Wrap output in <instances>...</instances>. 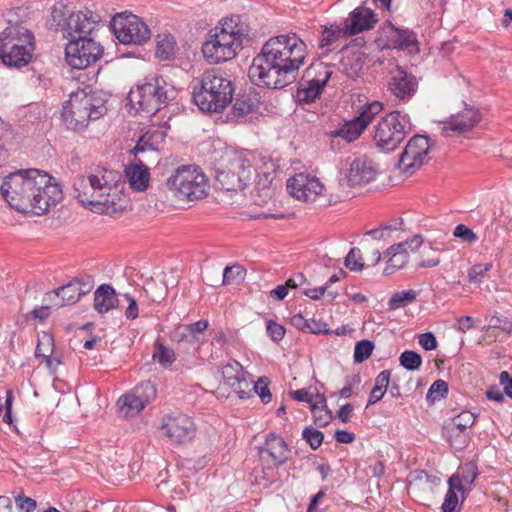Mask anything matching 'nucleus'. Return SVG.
I'll return each instance as SVG.
<instances>
[{
  "instance_id": "f3484780",
  "label": "nucleus",
  "mask_w": 512,
  "mask_h": 512,
  "mask_svg": "<svg viewBox=\"0 0 512 512\" xmlns=\"http://www.w3.org/2000/svg\"><path fill=\"white\" fill-rule=\"evenodd\" d=\"M430 139L424 135L413 136L399 156L397 167L402 173L412 175L429 162Z\"/></svg>"
},
{
  "instance_id": "ddd939ff",
  "label": "nucleus",
  "mask_w": 512,
  "mask_h": 512,
  "mask_svg": "<svg viewBox=\"0 0 512 512\" xmlns=\"http://www.w3.org/2000/svg\"><path fill=\"white\" fill-rule=\"evenodd\" d=\"M272 40L276 42V49L281 51L284 66H288L290 69L287 79L291 84L296 80L298 70L304 64L307 45L296 33L281 34L272 37Z\"/></svg>"
},
{
  "instance_id": "4c0bfd02",
  "label": "nucleus",
  "mask_w": 512,
  "mask_h": 512,
  "mask_svg": "<svg viewBox=\"0 0 512 512\" xmlns=\"http://www.w3.org/2000/svg\"><path fill=\"white\" fill-rule=\"evenodd\" d=\"M363 124L355 117L352 120L345 122L340 128L331 131L332 137H341L347 142H352L359 138L364 131Z\"/></svg>"
},
{
  "instance_id": "9d476101",
  "label": "nucleus",
  "mask_w": 512,
  "mask_h": 512,
  "mask_svg": "<svg viewBox=\"0 0 512 512\" xmlns=\"http://www.w3.org/2000/svg\"><path fill=\"white\" fill-rule=\"evenodd\" d=\"M167 186L180 200L193 201L207 195L208 180L199 168L185 165L167 179Z\"/></svg>"
},
{
  "instance_id": "79ce46f5",
  "label": "nucleus",
  "mask_w": 512,
  "mask_h": 512,
  "mask_svg": "<svg viewBox=\"0 0 512 512\" xmlns=\"http://www.w3.org/2000/svg\"><path fill=\"white\" fill-rule=\"evenodd\" d=\"M417 295L418 292L412 289L396 292L389 299L388 306L392 310L403 308L406 305L414 302L417 298Z\"/></svg>"
},
{
  "instance_id": "052dcab7",
  "label": "nucleus",
  "mask_w": 512,
  "mask_h": 512,
  "mask_svg": "<svg viewBox=\"0 0 512 512\" xmlns=\"http://www.w3.org/2000/svg\"><path fill=\"white\" fill-rule=\"evenodd\" d=\"M490 264H476L468 272L471 282H480L484 275L490 270Z\"/></svg>"
},
{
  "instance_id": "3c124183",
  "label": "nucleus",
  "mask_w": 512,
  "mask_h": 512,
  "mask_svg": "<svg viewBox=\"0 0 512 512\" xmlns=\"http://www.w3.org/2000/svg\"><path fill=\"white\" fill-rule=\"evenodd\" d=\"M489 328L500 329L507 334H511L512 333V321L505 316L494 314L490 318L488 326L483 327L482 330H487Z\"/></svg>"
},
{
  "instance_id": "7c9ffc66",
  "label": "nucleus",
  "mask_w": 512,
  "mask_h": 512,
  "mask_svg": "<svg viewBox=\"0 0 512 512\" xmlns=\"http://www.w3.org/2000/svg\"><path fill=\"white\" fill-rule=\"evenodd\" d=\"M47 295L49 300L52 301L53 305L57 308L65 305H73L81 298L77 289V282H74L73 280L66 285L58 287Z\"/></svg>"
},
{
  "instance_id": "ea45409f",
  "label": "nucleus",
  "mask_w": 512,
  "mask_h": 512,
  "mask_svg": "<svg viewBox=\"0 0 512 512\" xmlns=\"http://www.w3.org/2000/svg\"><path fill=\"white\" fill-rule=\"evenodd\" d=\"M176 43L171 35H158L155 55L160 60H169L174 57Z\"/></svg>"
},
{
  "instance_id": "603ef678",
  "label": "nucleus",
  "mask_w": 512,
  "mask_h": 512,
  "mask_svg": "<svg viewBox=\"0 0 512 512\" xmlns=\"http://www.w3.org/2000/svg\"><path fill=\"white\" fill-rule=\"evenodd\" d=\"M302 437L313 450L319 448L324 439L323 433L312 427H306L302 432Z\"/></svg>"
},
{
  "instance_id": "49530a36",
  "label": "nucleus",
  "mask_w": 512,
  "mask_h": 512,
  "mask_svg": "<svg viewBox=\"0 0 512 512\" xmlns=\"http://www.w3.org/2000/svg\"><path fill=\"white\" fill-rule=\"evenodd\" d=\"M400 365L409 371L418 370L422 364V357L415 351L405 350L399 357Z\"/></svg>"
},
{
  "instance_id": "8fccbe9b",
  "label": "nucleus",
  "mask_w": 512,
  "mask_h": 512,
  "mask_svg": "<svg viewBox=\"0 0 512 512\" xmlns=\"http://www.w3.org/2000/svg\"><path fill=\"white\" fill-rule=\"evenodd\" d=\"M344 264L351 271L359 272L364 268V262L359 248H351L345 257Z\"/></svg>"
},
{
  "instance_id": "338daca9",
  "label": "nucleus",
  "mask_w": 512,
  "mask_h": 512,
  "mask_svg": "<svg viewBox=\"0 0 512 512\" xmlns=\"http://www.w3.org/2000/svg\"><path fill=\"white\" fill-rule=\"evenodd\" d=\"M292 397L301 402H307L312 407V404L316 403V397L314 398L306 389H298L292 392Z\"/></svg>"
},
{
  "instance_id": "4d7b16f0",
  "label": "nucleus",
  "mask_w": 512,
  "mask_h": 512,
  "mask_svg": "<svg viewBox=\"0 0 512 512\" xmlns=\"http://www.w3.org/2000/svg\"><path fill=\"white\" fill-rule=\"evenodd\" d=\"M266 331L269 337L274 342H279L283 339L285 335V328L284 326L276 323L273 320H268L266 323Z\"/></svg>"
},
{
  "instance_id": "412c9836",
  "label": "nucleus",
  "mask_w": 512,
  "mask_h": 512,
  "mask_svg": "<svg viewBox=\"0 0 512 512\" xmlns=\"http://www.w3.org/2000/svg\"><path fill=\"white\" fill-rule=\"evenodd\" d=\"M423 244V238L420 235H415L411 239L394 244L390 246L385 255L388 256L387 264L384 269L385 275L393 274L395 271L403 268L408 260V250L414 252L418 250Z\"/></svg>"
},
{
  "instance_id": "72a5a7b5",
  "label": "nucleus",
  "mask_w": 512,
  "mask_h": 512,
  "mask_svg": "<svg viewBox=\"0 0 512 512\" xmlns=\"http://www.w3.org/2000/svg\"><path fill=\"white\" fill-rule=\"evenodd\" d=\"M165 140V133L159 129L148 130L143 134L132 152L137 156L146 151H156Z\"/></svg>"
},
{
  "instance_id": "09e8293b",
  "label": "nucleus",
  "mask_w": 512,
  "mask_h": 512,
  "mask_svg": "<svg viewBox=\"0 0 512 512\" xmlns=\"http://www.w3.org/2000/svg\"><path fill=\"white\" fill-rule=\"evenodd\" d=\"M373 349L374 344L369 340H361L357 342L354 349V362L362 363L367 360L371 356Z\"/></svg>"
},
{
  "instance_id": "dca6fc26",
  "label": "nucleus",
  "mask_w": 512,
  "mask_h": 512,
  "mask_svg": "<svg viewBox=\"0 0 512 512\" xmlns=\"http://www.w3.org/2000/svg\"><path fill=\"white\" fill-rule=\"evenodd\" d=\"M160 430L172 445H185L195 438L197 426L192 417L177 413L163 416Z\"/></svg>"
},
{
  "instance_id": "39448f33",
  "label": "nucleus",
  "mask_w": 512,
  "mask_h": 512,
  "mask_svg": "<svg viewBox=\"0 0 512 512\" xmlns=\"http://www.w3.org/2000/svg\"><path fill=\"white\" fill-rule=\"evenodd\" d=\"M192 96L198 108L207 113L222 112L231 102V81L215 70L206 71L192 82Z\"/></svg>"
},
{
  "instance_id": "f257e3e1",
  "label": "nucleus",
  "mask_w": 512,
  "mask_h": 512,
  "mask_svg": "<svg viewBox=\"0 0 512 512\" xmlns=\"http://www.w3.org/2000/svg\"><path fill=\"white\" fill-rule=\"evenodd\" d=\"M9 206L21 213L42 215L62 200L57 181L38 169L18 170L5 177L0 187Z\"/></svg>"
},
{
  "instance_id": "c03bdc74",
  "label": "nucleus",
  "mask_w": 512,
  "mask_h": 512,
  "mask_svg": "<svg viewBox=\"0 0 512 512\" xmlns=\"http://www.w3.org/2000/svg\"><path fill=\"white\" fill-rule=\"evenodd\" d=\"M54 351V339L53 337L43 332L42 334L38 335V342L35 349V356L37 358H45L50 357L53 354Z\"/></svg>"
},
{
  "instance_id": "20e7f679",
  "label": "nucleus",
  "mask_w": 512,
  "mask_h": 512,
  "mask_svg": "<svg viewBox=\"0 0 512 512\" xmlns=\"http://www.w3.org/2000/svg\"><path fill=\"white\" fill-rule=\"evenodd\" d=\"M248 38L247 28L240 22V16L224 18L203 43L202 52L211 64H218L233 59Z\"/></svg>"
},
{
  "instance_id": "37998d69",
  "label": "nucleus",
  "mask_w": 512,
  "mask_h": 512,
  "mask_svg": "<svg viewBox=\"0 0 512 512\" xmlns=\"http://www.w3.org/2000/svg\"><path fill=\"white\" fill-rule=\"evenodd\" d=\"M476 421V415L470 411H462L457 416L449 419L446 422L447 425L457 428L458 430H464L468 432L467 429L472 427Z\"/></svg>"
},
{
  "instance_id": "423d86ee",
  "label": "nucleus",
  "mask_w": 512,
  "mask_h": 512,
  "mask_svg": "<svg viewBox=\"0 0 512 512\" xmlns=\"http://www.w3.org/2000/svg\"><path fill=\"white\" fill-rule=\"evenodd\" d=\"M275 43L270 38L249 67L248 76L257 86L281 89L290 84L287 79L290 69L284 66L281 51L276 49Z\"/></svg>"
},
{
  "instance_id": "2eb2a0df",
  "label": "nucleus",
  "mask_w": 512,
  "mask_h": 512,
  "mask_svg": "<svg viewBox=\"0 0 512 512\" xmlns=\"http://www.w3.org/2000/svg\"><path fill=\"white\" fill-rule=\"evenodd\" d=\"M103 54V47L93 36L71 40L65 48V58L72 68L85 69L95 63Z\"/></svg>"
},
{
  "instance_id": "6e6d98bb",
  "label": "nucleus",
  "mask_w": 512,
  "mask_h": 512,
  "mask_svg": "<svg viewBox=\"0 0 512 512\" xmlns=\"http://www.w3.org/2000/svg\"><path fill=\"white\" fill-rule=\"evenodd\" d=\"M361 382V378L358 374L347 376L345 378V386L338 392L339 397L349 398L353 394V390Z\"/></svg>"
},
{
  "instance_id": "f8f14e48",
  "label": "nucleus",
  "mask_w": 512,
  "mask_h": 512,
  "mask_svg": "<svg viewBox=\"0 0 512 512\" xmlns=\"http://www.w3.org/2000/svg\"><path fill=\"white\" fill-rule=\"evenodd\" d=\"M251 178V162L245 152H233L227 156V168L219 170L216 183L225 191L244 189Z\"/></svg>"
},
{
  "instance_id": "aec40b11",
  "label": "nucleus",
  "mask_w": 512,
  "mask_h": 512,
  "mask_svg": "<svg viewBox=\"0 0 512 512\" xmlns=\"http://www.w3.org/2000/svg\"><path fill=\"white\" fill-rule=\"evenodd\" d=\"M287 189L294 198L304 202H313L322 195L325 187L319 178L299 173L287 181Z\"/></svg>"
},
{
  "instance_id": "f704fd0d",
  "label": "nucleus",
  "mask_w": 512,
  "mask_h": 512,
  "mask_svg": "<svg viewBox=\"0 0 512 512\" xmlns=\"http://www.w3.org/2000/svg\"><path fill=\"white\" fill-rule=\"evenodd\" d=\"M448 491L442 504V512H456L459 505L458 492H463L462 480L458 475H452L448 480Z\"/></svg>"
},
{
  "instance_id": "c85d7f7f",
  "label": "nucleus",
  "mask_w": 512,
  "mask_h": 512,
  "mask_svg": "<svg viewBox=\"0 0 512 512\" xmlns=\"http://www.w3.org/2000/svg\"><path fill=\"white\" fill-rule=\"evenodd\" d=\"M125 176L131 188L136 191H145L149 186V169L141 159L125 168Z\"/></svg>"
},
{
  "instance_id": "2f4dec72",
  "label": "nucleus",
  "mask_w": 512,
  "mask_h": 512,
  "mask_svg": "<svg viewBox=\"0 0 512 512\" xmlns=\"http://www.w3.org/2000/svg\"><path fill=\"white\" fill-rule=\"evenodd\" d=\"M348 36V32L345 31L344 25L343 27L338 24L322 26L321 36L319 39V49L321 50V55H327L332 50L331 47L334 44Z\"/></svg>"
},
{
  "instance_id": "c9c22d12",
  "label": "nucleus",
  "mask_w": 512,
  "mask_h": 512,
  "mask_svg": "<svg viewBox=\"0 0 512 512\" xmlns=\"http://www.w3.org/2000/svg\"><path fill=\"white\" fill-rule=\"evenodd\" d=\"M209 322L207 320H199L197 322L182 325L177 330L179 341H186L189 343H197L200 340V335L207 330Z\"/></svg>"
},
{
  "instance_id": "393cba45",
  "label": "nucleus",
  "mask_w": 512,
  "mask_h": 512,
  "mask_svg": "<svg viewBox=\"0 0 512 512\" xmlns=\"http://www.w3.org/2000/svg\"><path fill=\"white\" fill-rule=\"evenodd\" d=\"M384 33L389 48L404 50L409 53H417L419 51L417 36L412 30L398 28L391 22H387Z\"/></svg>"
},
{
  "instance_id": "6e6552de",
  "label": "nucleus",
  "mask_w": 512,
  "mask_h": 512,
  "mask_svg": "<svg viewBox=\"0 0 512 512\" xmlns=\"http://www.w3.org/2000/svg\"><path fill=\"white\" fill-rule=\"evenodd\" d=\"M100 22V16L90 10L71 12L67 15L65 7L60 5L52 7L47 25L49 29L60 31L64 39L71 41L92 36Z\"/></svg>"
},
{
  "instance_id": "4be33fe9",
  "label": "nucleus",
  "mask_w": 512,
  "mask_h": 512,
  "mask_svg": "<svg viewBox=\"0 0 512 512\" xmlns=\"http://www.w3.org/2000/svg\"><path fill=\"white\" fill-rule=\"evenodd\" d=\"M259 456L269 467H279L289 459L290 449L282 437L270 433L259 447Z\"/></svg>"
},
{
  "instance_id": "774afa93",
  "label": "nucleus",
  "mask_w": 512,
  "mask_h": 512,
  "mask_svg": "<svg viewBox=\"0 0 512 512\" xmlns=\"http://www.w3.org/2000/svg\"><path fill=\"white\" fill-rule=\"evenodd\" d=\"M500 384L503 386L507 396L512 398V376L507 371H502L499 376Z\"/></svg>"
},
{
  "instance_id": "e2e57ef3",
  "label": "nucleus",
  "mask_w": 512,
  "mask_h": 512,
  "mask_svg": "<svg viewBox=\"0 0 512 512\" xmlns=\"http://www.w3.org/2000/svg\"><path fill=\"white\" fill-rule=\"evenodd\" d=\"M73 281L77 282V289L81 297L88 294L94 286V281L90 276L75 278Z\"/></svg>"
},
{
  "instance_id": "864d4df0",
  "label": "nucleus",
  "mask_w": 512,
  "mask_h": 512,
  "mask_svg": "<svg viewBox=\"0 0 512 512\" xmlns=\"http://www.w3.org/2000/svg\"><path fill=\"white\" fill-rule=\"evenodd\" d=\"M269 381L266 377H260L254 384L253 390L265 404L272 400V394L268 388Z\"/></svg>"
},
{
  "instance_id": "5701e85b",
  "label": "nucleus",
  "mask_w": 512,
  "mask_h": 512,
  "mask_svg": "<svg viewBox=\"0 0 512 512\" xmlns=\"http://www.w3.org/2000/svg\"><path fill=\"white\" fill-rule=\"evenodd\" d=\"M388 91L398 100L408 101L413 97L418 88V82L414 75L397 67L390 72Z\"/></svg>"
},
{
  "instance_id": "5fc2aeb1",
  "label": "nucleus",
  "mask_w": 512,
  "mask_h": 512,
  "mask_svg": "<svg viewBox=\"0 0 512 512\" xmlns=\"http://www.w3.org/2000/svg\"><path fill=\"white\" fill-rule=\"evenodd\" d=\"M423 256L425 257L420 263V268H432L440 264L441 260L438 256V250L429 246L428 251L423 250Z\"/></svg>"
},
{
  "instance_id": "13d9d810",
  "label": "nucleus",
  "mask_w": 512,
  "mask_h": 512,
  "mask_svg": "<svg viewBox=\"0 0 512 512\" xmlns=\"http://www.w3.org/2000/svg\"><path fill=\"white\" fill-rule=\"evenodd\" d=\"M15 505L19 512H33L37 507L34 499L23 494L15 496Z\"/></svg>"
},
{
  "instance_id": "c756f323",
  "label": "nucleus",
  "mask_w": 512,
  "mask_h": 512,
  "mask_svg": "<svg viewBox=\"0 0 512 512\" xmlns=\"http://www.w3.org/2000/svg\"><path fill=\"white\" fill-rule=\"evenodd\" d=\"M259 108V100L255 95L242 94L236 98L228 119L235 122H241L247 115L255 112Z\"/></svg>"
},
{
  "instance_id": "de8ad7c7",
  "label": "nucleus",
  "mask_w": 512,
  "mask_h": 512,
  "mask_svg": "<svg viewBox=\"0 0 512 512\" xmlns=\"http://www.w3.org/2000/svg\"><path fill=\"white\" fill-rule=\"evenodd\" d=\"M448 393V384L446 381L436 380L429 388L426 399L432 403L445 398Z\"/></svg>"
},
{
  "instance_id": "69168bd1",
  "label": "nucleus",
  "mask_w": 512,
  "mask_h": 512,
  "mask_svg": "<svg viewBox=\"0 0 512 512\" xmlns=\"http://www.w3.org/2000/svg\"><path fill=\"white\" fill-rule=\"evenodd\" d=\"M242 269L240 266H227L223 271V284H229L231 279L240 277Z\"/></svg>"
},
{
  "instance_id": "a211bd4d",
  "label": "nucleus",
  "mask_w": 512,
  "mask_h": 512,
  "mask_svg": "<svg viewBox=\"0 0 512 512\" xmlns=\"http://www.w3.org/2000/svg\"><path fill=\"white\" fill-rule=\"evenodd\" d=\"M332 76V71L324 63L309 67L299 83L296 97L299 102L312 103L322 93L323 88Z\"/></svg>"
},
{
  "instance_id": "58836bf2",
  "label": "nucleus",
  "mask_w": 512,
  "mask_h": 512,
  "mask_svg": "<svg viewBox=\"0 0 512 512\" xmlns=\"http://www.w3.org/2000/svg\"><path fill=\"white\" fill-rule=\"evenodd\" d=\"M443 429L450 446L455 451H462L466 448L470 440L468 432H465L464 430H458L457 428L451 427L447 424L444 425Z\"/></svg>"
},
{
  "instance_id": "cd10ccee",
  "label": "nucleus",
  "mask_w": 512,
  "mask_h": 512,
  "mask_svg": "<svg viewBox=\"0 0 512 512\" xmlns=\"http://www.w3.org/2000/svg\"><path fill=\"white\" fill-rule=\"evenodd\" d=\"M481 120L478 109L474 107H466L462 112L452 115L448 121L444 123V131H453L463 133L471 130Z\"/></svg>"
},
{
  "instance_id": "a18cd8bd",
  "label": "nucleus",
  "mask_w": 512,
  "mask_h": 512,
  "mask_svg": "<svg viewBox=\"0 0 512 512\" xmlns=\"http://www.w3.org/2000/svg\"><path fill=\"white\" fill-rule=\"evenodd\" d=\"M382 109V103L374 101L365 105L361 113L356 116V118L360 121V124H363L364 128H366L374 117L382 111Z\"/></svg>"
},
{
  "instance_id": "bf43d9fd",
  "label": "nucleus",
  "mask_w": 512,
  "mask_h": 512,
  "mask_svg": "<svg viewBox=\"0 0 512 512\" xmlns=\"http://www.w3.org/2000/svg\"><path fill=\"white\" fill-rule=\"evenodd\" d=\"M453 235L468 243H474L478 240L476 233L464 224L457 225L454 229Z\"/></svg>"
},
{
  "instance_id": "f03ea898",
  "label": "nucleus",
  "mask_w": 512,
  "mask_h": 512,
  "mask_svg": "<svg viewBox=\"0 0 512 512\" xmlns=\"http://www.w3.org/2000/svg\"><path fill=\"white\" fill-rule=\"evenodd\" d=\"M114 173L105 169L81 176L74 182L79 203L97 213H115L122 210L123 195L114 184Z\"/></svg>"
},
{
  "instance_id": "a19ab883",
  "label": "nucleus",
  "mask_w": 512,
  "mask_h": 512,
  "mask_svg": "<svg viewBox=\"0 0 512 512\" xmlns=\"http://www.w3.org/2000/svg\"><path fill=\"white\" fill-rule=\"evenodd\" d=\"M154 347L155 351L152 358L163 368H168L175 362L176 354L172 348H169L158 341L155 342Z\"/></svg>"
},
{
  "instance_id": "a878e982",
  "label": "nucleus",
  "mask_w": 512,
  "mask_h": 512,
  "mask_svg": "<svg viewBox=\"0 0 512 512\" xmlns=\"http://www.w3.org/2000/svg\"><path fill=\"white\" fill-rule=\"evenodd\" d=\"M377 21V16L373 10L359 6L350 12L349 16L344 20L345 31L348 32V35L354 36L374 28Z\"/></svg>"
},
{
  "instance_id": "473e14b6",
  "label": "nucleus",
  "mask_w": 512,
  "mask_h": 512,
  "mask_svg": "<svg viewBox=\"0 0 512 512\" xmlns=\"http://www.w3.org/2000/svg\"><path fill=\"white\" fill-rule=\"evenodd\" d=\"M118 303L115 290L108 284L100 285L94 293V309L104 314L113 309Z\"/></svg>"
},
{
  "instance_id": "4468645a",
  "label": "nucleus",
  "mask_w": 512,
  "mask_h": 512,
  "mask_svg": "<svg viewBox=\"0 0 512 512\" xmlns=\"http://www.w3.org/2000/svg\"><path fill=\"white\" fill-rule=\"evenodd\" d=\"M111 27L116 38L123 44L141 45L150 39L149 27L133 14H119L113 17Z\"/></svg>"
},
{
  "instance_id": "680f3d73",
  "label": "nucleus",
  "mask_w": 512,
  "mask_h": 512,
  "mask_svg": "<svg viewBox=\"0 0 512 512\" xmlns=\"http://www.w3.org/2000/svg\"><path fill=\"white\" fill-rule=\"evenodd\" d=\"M305 332H310L313 334H329L330 331L328 329V325L325 322L315 319H307V327Z\"/></svg>"
},
{
  "instance_id": "bb28decb",
  "label": "nucleus",
  "mask_w": 512,
  "mask_h": 512,
  "mask_svg": "<svg viewBox=\"0 0 512 512\" xmlns=\"http://www.w3.org/2000/svg\"><path fill=\"white\" fill-rule=\"evenodd\" d=\"M221 372L225 384L230 386L241 399L248 397L246 389L249 388V382L246 379V372L239 362L227 363L222 367Z\"/></svg>"
},
{
  "instance_id": "0eeeda50",
  "label": "nucleus",
  "mask_w": 512,
  "mask_h": 512,
  "mask_svg": "<svg viewBox=\"0 0 512 512\" xmlns=\"http://www.w3.org/2000/svg\"><path fill=\"white\" fill-rule=\"evenodd\" d=\"M176 91L162 76L149 75L144 82L132 90L128 100L136 107V112L152 116L175 98Z\"/></svg>"
},
{
  "instance_id": "0e129e2a",
  "label": "nucleus",
  "mask_w": 512,
  "mask_h": 512,
  "mask_svg": "<svg viewBox=\"0 0 512 512\" xmlns=\"http://www.w3.org/2000/svg\"><path fill=\"white\" fill-rule=\"evenodd\" d=\"M419 344L420 346L427 351L434 350L437 347L436 337L430 333L426 332L419 335Z\"/></svg>"
},
{
  "instance_id": "9b49d317",
  "label": "nucleus",
  "mask_w": 512,
  "mask_h": 512,
  "mask_svg": "<svg viewBox=\"0 0 512 512\" xmlns=\"http://www.w3.org/2000/svg\"><path fill=\"white\" fill-rule=\"evenodd\" d=\"M412 130L410 118L399 111L386 114L374 129L373 141L384 152L395 150Z\"/></svg>"
},
{
  "instance_id": "6ab92c4d",
  "label": "nucleus",
  "mask_w": 512,
  "mask_h": 512,
  "mask_svg": "<svg viewBox=\"0 0 512 512\" xmlns=\"http://www.w3.org/2000/svg\"><path fill=\"white\" fill-rule=\"evenodd\" d=\"M156 394L157 389L151 381L141 382L118 399L119 411L126 418L134 417L156 398Z\"/></svg>"
},
{
  "instance_id": "b1692460",
  "label": "nucleus",
  "mask_w": 512,
  "mask_h": 512,
  "mask_svg": "<svg viewBox=\"0 0 512 512\" xmlns=\"http://www.w3.org/2000/svg\"><path fill=\"white\" fill-rule=\"evenodd\" d=\"M378 173L377 164L367 156H361L351 161L346 179L351 187L361 186L374 181Z\"/></svg>"
},
{
  "instance_id": "7ed1b4c3",
  "label": "nucleus",
  "mask_w": 512,
  "mask_h": 512,
  "mask_svg": "<svg viewBox=\"0 0 512 512\" xmlns=\"http://www.w3.org/2000/svg\"><path fill=\"white\" fill-rule=\"evenodd\" d=\"M27 17L28 9L24 7L5 13L8 26L0 33V59L8 67L22 68L32 59L34 36L22 25Z\"/></svg>"
},
{
  "instance_id": "e433bc0d",
  "label": "nucleus",
  "mask_w": 512,
  "mask_h": 512,
  "mask_svg": "<svg viewBox=\"0 0 512 512\" xmlns=\"http://www.w3.org/2000/svg\"><path fill=\"white\" fill-rule=\"evenodd\" d=\"M311 411L315 424L321 427L328 425L333 418L331 410L327 407L324 394L316 395V403L312 404Z\"/></svg>"
},
{
  "instance_id": "1a4fd4ad",
  "label": "nucleus",
  "mask_w": 512,
  "mask_h": 512,
  "mask_svg": "<svg viewBox=\"0 0 512 512\" xmlns=\"http://www.w3.org/2000/svg\"><path fill=\"white\" fill-rule=\"evenodd\" d=\"M106 112L101 99L84 91L71 93L63 106L62 119L71 130L84 129L90 120H97Z\"/></svg>"
}]
</instances>
